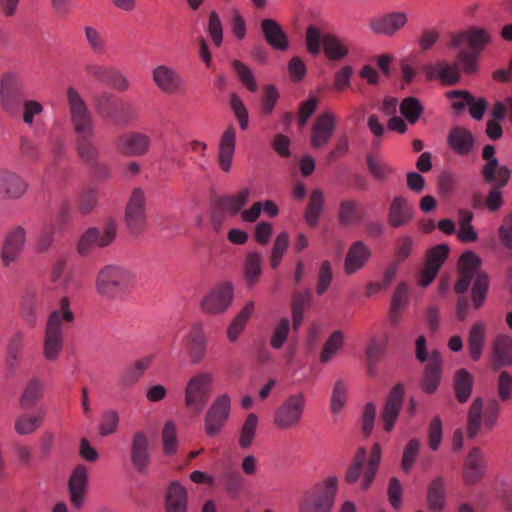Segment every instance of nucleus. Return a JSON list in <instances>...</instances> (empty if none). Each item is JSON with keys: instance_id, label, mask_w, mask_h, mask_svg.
Wrapping results in <instances>:
<instances>
[{"instance_id": "f257e3e1", "label": "nucleus", "mask_w": 512, "mask_h": 512, "mask_svg": "<svg viewBox=\"0 0 512 512\" xmlns=\"http://www.w3.org/2000/svg\"><path fill=\"white\" fill-rule=\"evenodd\" d=\"M74 319L70 299L64 296L47 317L43 337V356L47 361H55L60 356L64 347V330Z\"/></svg>"}, {"instance_id": "f03ea898", "label": "nucleus", "mask_w": 512, "mask_h": 512, "mask_svg": "<svg viewBox=\"0 0 512 512\" xmlns=\"http://www.w3.org/2000/svg\"><path fill=\"white\" fill-rule=\"evenodd\" d=\"M480 267L481 259L478 255L472 251L464 252L459 259V277L455 283L456 293L462 294L476 277L472 287L473 304L476 309L482 306L489 288L488 276L479 271Z\"/></svg>"}, {"instance_id": "7ed1b4c3", "label": "nucleus", "mask_w": 512, "mask_h": 512, "mask_svg": "<svg viewBox=\"0 0 512 512\" xmlns=\"http://www.w3.org/2000/svg\"><path fill=\"white\" fill-rule=\"evenodd\" d=\"M491 41L489 32L483 28L472 27L466 31L454 35L449 44L452 48H461L467 44L470 51L461 50L457 55L459 63L462 65L466 74H473L477 70V60L479 53Z\"/></svg>"}, {"instance_id": "20e7f679", "label": "nucleus", "mask_w": 512, "mask_h": 512, "mask_svg": "<svg viewBox=\"0 0 512 512\" xmlns=\"http://www.w3.org/2000/svg\"><path fill=\"white\" fill-rule=\"evenodd\" d=\"M338 490V478L328 476L322 482L303 492L299 512H330Z\"/></svg>"}, {"instance_id": "39448f33", "label": "nucleus", "mask_w": 512, "mask_h": 512, "mask_svg": "<svg viewBox=\"0 0 512 512\" xmlns=\"http://www.w3.org/2000/svg\"><path fill=\"white\" fill-rule=\"evenodd\" d=\"M134 280L131 270L116 265H108L100 270L96 279V291L108 298L121 294Z\"/></svg>"}, {"instance_id": "423d86ee", "label": "nucleus", "mask_w": 512, "mask_h": 512, "mask_svg": "<svg viewBox=\"0 0 512 512\" xmlns=\"http://www.w3.org/2000/svg\"><path fill=\"white\" fill-rule=\"evenodd\" d=\"M213 378L208 372H200L189 379L185 387L184 403L189 412L199 415L210 397Z\"/></svg>"}, {"instance_id": "0eeeda50", "label": "nucleus", "mask_w": 512, "mask_h": 512, "mask_svg": "<svg viewBox=\"0 0 512 512\" xmlns=\"http://www.w3.org/2000/svg\"><path fill=\"white\" fill-rule=\"evenodd\" d=\"M306 397L303 393L288 396L275 410L273 423L281 430L297 427L303 417Z\"/></svg>"}, {"instance_id": "6e6552de", "label": "nucleus", "mask_w": 512, "mask_h": 512, "mask_svg": "<svg viewBox=\"0 0 512 512\" xmlns=\"http://www.w3.org/2000/svg\"><path fill=\"white\" fill-rule=\"evenodd\" d=\"M67 103L72 128L77 135L94 133L92 114L74 87L67 89Z\"/></svg>"}, {"instance_id": "1a4fd4ad", "label": "nucleus", "mask_w": 512, "mask_h": 512, "mask_svg": "<svg viewBox=\"0 0 512 512\" xmlns=\"http://www.w3.org/2000/svg\"><path fill=\"white\" fill-rule=\"evenodd\" d=\"M231 398L228 394L217 396L208 408L205 419L204 429L209 437L218 435L230 417Z\"/></svg>"}, {"instance_id": "9d476101", "label": "nucleus", "mask_w": 512, "mask_h": 512, "mask_svg": "<svg viewBox=\"0 0 512 512\" xmlns=\"http://www.w3.org/2000/svg\"><path fill=\"white\" fill-rule=\"evenodd\" d=\"M125 222L133 235H140L146 226V197L140 188L133 189L125 210Z\"/></svg>"}, {"instance_id": "9b49d317", "label": "nucleus", "mask_w": 512, "mask_h": 512, "mask_svg": "<svg viewBox=\"0 0 512 512\" xmlns=\"http://www.w3.org/2000/svg\"><path fill=\"white\" fill-rule=\"evenodd\" d=\"M408 23L405 11H389L379 16L371 17L368 21L370 31L375 35L393 37Z\"/></svg>"}, {"instance_id": "f8f14e48", "label": "nucleus", "mask_w": 512, "mask_h": 512, "mask_svg": "<svg viewBox=\"0 0 512 512\" xmlns=\"http://www.w3.org/2000/svg\"><path fill=\"white\" fill-rule=\"evenodd\" d=\"M231 283L224 282L213 287L201 301V309L207 314H220L228 309L233 301Z\"/></svg>"}, {"instance_id": "ddd939ff", "label": "nucleus", "mask_w": 512, "mask_h": 512, "mask_svg": "<svg viewBox=\"0 0 512 512\" xmlns=\"http://www.w3.org/2000/svg\"><path fill=\"white\" fill-rule=\"evenodd\" d=\"M115 236L116 225L114 222H108L102 230L89 228L78 242V252L81 255H87L96 248L108 246Z\"/></svg>"}, {"instance_id": "4468645a", "label": "nucleus", "mask_w": 512, "mask_h": 512, "mask_svg": "<svg viewBox=\"0 0 512 512\" xmlns=\"http://www.w3.org/2000/svg\"><path fill=\"white\" fill-rule=\"evenodd\" d=\"M130 461L134 469L145 474L151 461L150 441L148 435L142 431L133 434L130 445Z\"/></svg>"}, {"instance_id": "2eb2a0df", "label": "nucleus", "mask_w": 512, "mask_h": 512, "mask_svg": "<svg viewBox=\"0 0 512 512\" xmlns=\"http://www.w3.org/2000/svg\"><path fill=\"white\" fill-rule=\"evenodd\" d=\"M152 79L156 87L164 94L173 95L181 93L184 81L174 68L161 64L152 70Z\"/></svg>"}, {"instance_id": "dca6fc26", "label": "nucleus", "mask_w": 512, "mask_h": 512, "mask_svg": "<svg viewBox=\"0 0 512 512\" xmlns=\"http://www.w3.org/2000/svg\"><path fill=\"white\" fill-rule=\"evenodd\" d=\"M336 117L331 111L319 114L311 129L310 143L314 149H322L332 138L336 129Z\"/></svg>"}, {"instance_id": "f3484780", "label": "nucleus", "mask_w": 512, "mask_h": 512, "mask_svg": "<svg viewBox=\"0 0 512 512\" xmlns=\"http://www.w3.org/2000/svg\"><path fill=\"white\" fill-rule=\"evenodd\" d=\"M151 138L141 132L120 135L116 140L118 151L125 156H143L150 149Z\"/></svg>"}, {"instance_id": "a211bd4d", "label": "nucleus", "mask_w": 512, "mask_h": 512, "mask_svg": "<svg viewBox=\"0 0 512 512\" xmlns=\"http://www.w3.org/2000/svg\"><path fill=\"white\" fill-rule=\"evenodd\" d=\"M404 386L396 384L387 396L384 408L381 413L384 430L390 432L398 418L403 403Z\"/></svg>"}, {"instance_id": "6ab92c4d", "label": "nucleus", "mask_w": 512, "mask_h": 512, "mask_svg": "<svg viewBox=\"0 0 512 512\" xmlns=\"http://www.w3.org/2000/svg\"><path fill=\"white\" fill-rule=\"evenodd\" d=\"M45 382L39 376H32L23 385L18 405L20 409L27 411L34 408L44 397Z\"/></svg>"}, {"instance_id": "aec40b11", "label": "nucleus", "mask_w": 512, "mask_h": 512, "mask_svg": "<svg viewBox=\"0 0 512 512\" xmlns=\"http://www.w3.org/2000/svg\"><path fill=\"white\" fill-rule=\"evenodd\" d=\"M260 28L264 39L272 49L282 52L288 50V35L276 20L265 18L261 21Z\"/></svg>"}, {"instance_id": "412c9836", "label": "nucleus", "mask_w": 512, "mask_h": 512, "mask_svg": "<svg viewBox=\"0 0 512 512\" xmlns=\"http://www.w3.org/2000/svg\"><path fill=\"white\" fill-rule=\"evenodd\" d=\"M485 470V456L478 447H474L464 461L463 479L465 483L468 485L477 483L484 476Z\"/></svg>"}, {"instance_id": "4be33fe9", "label": "nucleus", "mask_w": 512, "mask_h": 512, "mask_svg": "<svg viewBox=\"0 0 512 512\" xmlns=\"http://www.w3.org/2000/svg\"><path fill=\"white\" fill-rule=\"evenodd\" d=\"M371 257V250L361 240L351 244L344 261V271L352 275L362 269Z\"/></svg>"}, {"instance_id": "5701e85b", "label": "nucleus", "mask_w": 512, "mask_h": 512, "mask_svg": "<svg viewBox=\"0 0 512 512\" xmlns=\"http://www.w3.org/2000/svg\"><path fill=\"white\" fill-rule=\"evenodd\" d=\"M236 146V131L230 125L223 132L219 142L218 164L223 172H229L232 167V160Z\"/></svg>"}, {"instance_id": "b1692460", "label": "nucleus", "mask_w": 512, "mask_h": 512, "mask_svg": "<svg viewBox=\"0 0 512 512\" xmlns=\"http://www.w3.org/2000/svg\"><path fill=\"white\" fill-rule=\"evenodd\" d=\"M423 70L427 79L432 80L439 78L445 85H454L460 79V69L458 64L437 62L435 64L425 65Z\"/></svg>"}, {"instance_id": "393cba45", "label": "nucleus", "mask_w": 512, "mask_h": 512, "mask_svg": "<svg viewBox=\"0 0 512 512\" xmlns=\"http://www.w3.org/2000/svg\"><path fill=\"white\" fill-rule=\"evenodd\" d=\"M87 481L88 473L85 466H76L70 476L68 484L70 500L75 508H80L83 504Z\"/></svg>"}, {"instance_id": "a878e982", "label": "nucleus", "mask_w": 512, "mask_h": 512, "mask_svg": "<svg viewBox=\"0 0 512 512\" xmlns=\"http://www.w3.org/2000/svg\"><path fill=\"white\" fill-rule=\"evenodd\" d=\"M442 371V357L441 354L434 350L431 352L429 362L427 363L422 379V389L426 393H434L440 383Z\"/></svg>"}, {"instance_id": "bb28decb", "label": "nucleus", "mask_w": 512, "mask_h": 512, "mask_svg": "<svg viewBox=\"0 0 512 512\" xmlns=\"http://www.w3.org/2000/svg\"><path fill=\"white\" fill-rule=\"evenodd\" d=\"M45 415L46 411L43 408L20 414L14 421L15 432L21 436L35 433L43 425Z\"/></svg>"}, {"instance_id": "cd10ccee", "label": "nucleus", "mask_w": 512, "mask_h": 512, "mask_svg": "<svg viewBox=\"0 0 512 512\" xmlns=\"http://www.w3.org/2000/svg\"><path fill=\"white\" fill-rule=\"evenodd\" d=\"M153 356L148 355L137 359L131 365L127 366L119 376L118 383L121 388L127 389L135 385L150 367Z\"/></svg>"}, {"instance_id": "c85d7f7f", "label": "nucleus", "mask_w": 512, "mask_h": 512, "mask_svg": "<svg viewBox=\"0 0 512 512\" xmlns=\"http://www.w3.org/2000/svg\"><path fill=\"white\" fill-rule=\"evenodd\" d=\"M187 340L189 343V356L192 364L200 363L206 356L207 339L202 330V326L195 323L188 335Z\"/></svg>"}, {"instance_id": "c756f323", "label": "nucleus", "mask_w": 512, "mask_h": 512, "mask_svg": "<svg viewBox=\"0 0 512 512\" xmlns=\"http://www.w3.org/2000/svg\"><path fill=\"white\" fill-rule=\"evenodd\" d=\"M510 176V169L507 166H502L499 170V180L492 183L493 186L484 201L486 208L490 212H496L502 207L504 199L501 189L508 184Z\"/></svg>"}, {"instance_id": "7c9ffc66", "label": "nucleus", "mask_w": 512, "mask_h": 512, "mask_svg": "<svg viewBox=\"0 0 512 512\" xmlns=\"http://www.w3.org/2000/svg\"><path fill=\"white\" fill-rule=\"evenodd\" d=\"M250 190L243 188L232 195H222L214 198V202L224 210L230 217L240 213L248 202Z\"/></svg>"}, {"instance_id": "2f4dec72", "label": "nucleus", "mask_w": 512, "mask_h": 512, "mask_svg": "<svg viewBox=\"0 0 512 512\" xmlns=\"http://www.w3.org/2000/svg\"><path fill=\"white\" fill-rule=\"evenodd\" d=\"M25 243V231L21 227L13 229L6 237L2 246V263L8 265L13 262Z\"/></svg>"}, {"instance_id": "473e14b6", "label": "nucleus", "mask_w": 512, "mask_h": 512, "mask_svg": "<svg viewBox=\"0 0 512 512\" xmlns=\"http://www.w3.org/2000/svg\"><path fill=\"white\" fill-rule=\"evenodd\" d=\"M512 365V338L502 334L493 342V367L499 369Z\"/></svg>"}, {"instance_id": "72a5a7b5", "label": "nucleus", "mask_w": 512, "mask_h": 512, "mask_svg": "<svg viewBox=\"0 0 512 512\" xmlns=\"http://www.w3.org/2000/svg\"><path fill=\"white\" fill-rule=\"evenodd\" d=\"M412 214L413 209L408 201L402 196H397L393 199L389 208V224L394 228L401 227L412 219Z\"/></svg>"}, {"instance_id": "f704fd0d", "label": "nucleus", "mask_w": 512, "mask_h": 512, "mask_svg": "<svg viewBox=\"0 0 512 512\" xmlns=\"http://www.w3.org/2000/svg\"><path fill=\"white\" fill-rule=\"evenodd\" d=\"M448 144L455 153L467 155L473 148L474 137L466 128L453 127L448 135Z\"/></svg>"}, {"instance_id": "c9c22d12", "label": "nucleus", "mask_w": 512, "mask_h": 512, "mask_svg": "<svg viewBox=\"0 0 512 512\" xmlns=\"http://www.w3.org/2000/svg\"><path fill=\"white\" fill-rule=\"evenodd\" d=\"M94 133L76 136L75 147L80 159L87 165L98 166L99 151L93 142Z\"/></svg>"}, {"instance_id": "e433bc0d", "label": "nucleus", "mask_w": 512, "mask_h": 512, "mask_svg": "<svg viewBox=\"0 0 512 512\" xmlns=\"http://www.w3.org/2000/svg\"><path fill=\"white\" fill-rule=\"evenodd\" d=\"M324 204V193L320 189H314L309 196V201L304 213L305 222L311 228H315L318 225L324 210Z\"/></svg>"}, {"instance_id": "4c0bfd02", "label": "nucleus", "mask_w": 512, "mask_h": 512, "mask_svg": "<svg viewBox=\"0 0 512 512\" xmlns=\"http://www.w3.org/2000/svg\"><path fill=\"white\" fill-rule=\"evenodd\" d=\"M27 187V183L19 175L12 172L2 173V197L7 199L21 198Z\"/></svg>"}, {"instance_id": "58836bf2", "label": "nucleus", "mask_w": 512, "mask_h": 512, "mask_svg": "<svg viewBox=\"0 0 512 512\" xmlns=\"http://www.w3.org/2000/svg\"><path fill=\"white\" fill-rule=\"evenodd\" d=\"M187 509V493L177 481L172 482L166 493L167 512H185Z\"/></svg>"}, {"instance_id": "ea45409f", "label": "nucleus", "mask_w": 512, "mask_h": 512, "mask_svg": "<svg viewBox=\"0 0 512 512\" xmlns=\"http://www.w3.org/2000/svg\"><path fill=\"white\" fill-rule=\"evenodd\" d=\"M486 339V324L482 321L476 322L469 331L468 350L474 361L481 358Z\"/></svg>"}, {"instance_id": "a19ab883", "label": "nucleus", "mask_w": 512, "mask_h": 512, "mask_svg": "<svg viewBox=\"0 0 512 512\" xmlns=\"http://www.w3.org/2000/svg\"><path fill=\"white\" fill-rule=\"evenodd\" d=\"M363 214L356 200H343L339 205L338 221L343 226H352L362 221Z\"/></svg>"}, {"instance_id": "79ce46f5", "label": "nucleus", "mask_w": 512, "mask_h": 512, "mask_svg": "<svg viewBox=\"0 0 512 512\" xmlns=\"http://www.w3.org/2000/svg\"><path fill=\"white\" fill-rule=\"evenodd\" d=\"M323 50L327 58L332 61L342 60L349 53L347 44L334 34L329 33L324 34Z\"/></svg>"}, {"instance_id": "37998d69", "label": "nucleus", "mask_w": 512, "mask_h": 512, "mask_svg": "<svg viewBox=\"0 0 512 512\" xmlns=\"http://www.w3.org/2000/svg\"><path fill=\"white\" fill-rule=\"evenodd\" d=\"M427 502L429 510L441 512L445 503V484L442 477L435 478L429 485L427 491Z\"/></svg>"}, {"instance_id": "c03bdc74", "label": "nucleus", "mask_w": 512, "mask_h": 512, "mask_svg": "<svg viewBox=\"0 0 512 512\" xmlns=\"http://www.w3.org/2000/svg\"><path fill=\"white\" fill-rule=\"evenodd\" d=\"M254 310V302L249 301L242 310L235 316L227 329V336L230 341H235L243 331L247 321Z\"/></svg>"}, {"instance_id": "a18cd8bd", "label": "nucleus", "mask_w": 512, "mask_h": 512, "mask_svg": "<svg viewBox=\"0 0 512 512\" xmlns=\"http://www.w3.org/2000/svg\"><path fill=\"white\" fill-rule=\"evenodd\" d=\"M473 378L465 369H459L455 374L454 389L459 402H466L472 392Z\"/></svg>"}, {"instance_id": "49530a36", "label": "nucleus", "mask_w": 512, "mask_h": 512, "mask_svg": "<svg viewBox=\"0 0 512 512\" xmlns=\"http://www.w3.org/2000/svg\"><path fill=\"white\" fill-rule=\"evenodd\" d=\"M262 273L261 256L257 252H249L244 263V279L249 287L254 286Z\"/></svg>"}, {"instance_id": "de8ad7c7", "label": "nucleus", "mask_w": 512, "mask_h": 512, "mask_svg": "<svg viewBox=\"0 0 512 512\" xmlns=\"http://www.w3.org/2000/svg\"><path fill=\"white\" fill-rule=\"evenodd\" d=\"M380 461H381V447L378 443H374V445L372 446V449H371V454H370L368 463L364 470L363 481L361 484L363 490H367L371 486V484L377 474V470H378Z\"/></svg>"}, {"instance_id": "09e8293b", "label": "nucleus", "mask_w": 512, "mask_h": 512, "mask_svg": "<svg viewBox=\"0 0 512 512\" xmlns=\"http://www.w3.org/2000/svg\"><path fill=\"white\" fill-rule=\"evenodd\" d=\"M344 336L340 330L334 331L324 343L320 353L321 363H328L343 347Z\"/></svg>"}, {"instance_id": "8fccbe9b", "label": "nucleus", "mask_w": 512, "mask_h": 512, "mask_svg": "<svg viewBox=\"0 0 512 512\" xmlns=\"http://www.w3.org/2000/svg\"><path fill=\"white\" fill-rule=\"evenodd\" d=\"M258 426V417L254 413H249L242 424L240 435H239V446L242 449L249 448L256 436V430Z\"/></svg>"}, {"instance_id": "3c124183", "label": "nucleus", "mask_w": 512, "mask_h": 512, "mask_svg": "<svg viewBox=\"0 0 512 512\" xmlns=\"http://www.w3.org/2000/svg\"><path fill=\"white\" fill-rule=\"evenodd\" d=\"M348 396V384L344 379H337L333 385L330 410L333 414H338L346 404Z\"/></svg>"}, {"instance_id": "603ef678", "label": "nucleus", "mask_w": 512, "mask_h": 512, "mask_svg": "<svg viewBox=\"0 0 512 512\" xmlns=\"http://www.w3.org/2000/svg\"><path fill=\"white\" fill-rule=\"evenodd\" d=\"M423 111V105L420 100L415 97H406L400 103L401 115L412 125L419 120Z\"/></svg>"}, {"instance_id": "864d4df0", "label": "nucleus", "mask_w": 512, "mask_h": 512, "mask_svg": "<svg viewBox=\"0 0 512 512\" xmlns=\"http://www.w3.org/2000/svg\"><path fill=\"white\" fill-rule=\"evenodd\" d=\"M83 31L89 49L95 54H103L106 50L103 34L93 26H85Z\"/></svg>"}, {"instance_id": "5fc2aeb1", "label": "nucleus", "mask_w": 512, "mask_h": 512, "mask_svg": "<svg viewBox=\"0 0 512 512\" xmlns=\"http://www.w3.org/2000/svg\"><path fill=\"white\" fill-rule=\"evenodd\" d=\"M333 270L332 264L329 260H324L321 262L316 282V294L318 296H322L329 289L332 281H333Z\"/></svg>"}, {"instance_id": "6e6d98bb", "label": "nucleus", "mask_w": 512, "mask_h": 512, "mask_svg": "<svg viewBox=\"0 0 512 512\" xmlns=\"http://www.w3.org/2000/svg\"><path fill=\"white\" fill-rule=\"evenodd\" d=\"M116 108L117 104L112 94L102 92L95 97V109L101 117L111 119Z\"/></svg>"}, {"instance_id": "4d7b16f0", "label": "nucleus", "mask_w": 512, "mask_h": 512, "mask_svg": "<svg viewBox=\"0 0 512 512\" xmlns=\"http://www.w3.org/2000/svg\"><path fill=\"white\" fill-rule=\"evenodd\" d=\"M310 303V294L309 292L305 293H295L292 298V317H293V327L294 329H298L300 326L303 317L305 308Z\"/></svg>"}, {"instance_id": "13d9d810", "label": "nucleus", "mask_w": 512, "mask_h": 512, "mask_svg": "<svg viewBox=\"0 0 512 512\" xmlns=\"http://www.w3.org/2000/svg\"><path fill=\"white\" fill-rule=\"evenodd\" d=\"M367 166L372 176L381 182L388 179L389 175L393 173V168L387 162L374 158L368 155L366 158Z\"/></svg>"}, {"instance_id": "bf43d9fd", "label": "nucleus", "mask_w": 512, "mask_h": 512, "mask_svg": "<svg viewBox=\"0 0 512 512\" xmlns=\"http://www.w3.org/2000/svg\"><path fill=\"white\" fill-rule=\"evenodd\" d=\"M38 305V296L34 289H27L21 300V313L25 320L33 323Z\"/></svg>"}, {"instance_id": "052dcab7", "label": "nucleus", "mask_w": 512, "mask_h": 512, "mask_svg": "<svg viewBox=\"0 0 512 512\" xmlns=\"http://www.w3.org/2000/svg\"><path fill=\"white\" fill-rule=\"evenodd\" d=\"M367 457V451L364 447H361L357 450L353 462L347 469L345 474V481L349 484H353L360 478L362 473L363 464Z\"/></svg>"}, {"instance_id": "680f3d73", "label": "nucleus", "mask_w": 512, "mask_h": 512, "mask_svg": "<svg viewBox=\"0 0 512 512\" xmlns=\"http://www.w3.org/2000/svg\"><path fill=\"white\" fill-rule=\"evenodd\" d=\"M420 447L421 443L416 438L410 439L406 444L401 459V468L405 473H409L412 469L418 457Z\"/></svg>"}, {"instance_id": "e2e57ef3", "label": "nucleus", "mask_w": 512, "mask_h": 512, "mask_svg": "<svg viewBox=\"0 0 512 512\" xmlns=\"http://www.w3.org/2000/svg\"><path fill=\"white\" fill-rule=\"evenodd\" d=\"M163 451L166 455H172L177 451V431L172 421H167L162 430Z\"/></svg>"}, {"instance_id": "0e129e2a", "label": "nucleus", "mask_w": 512, "mask_h": 512, "mask_svg": "<svg viewBox=\"0 0 512 512\" xmlns=\"http://www.w3.org/2000/svg\"><path fill=\"white\" fill-rule=\"evenodd\" d=\"M483 402L480 398H476L469 410L468 414V436L473 438L476 436L480 429L481 414H482Z\"/></svg>"}, {"instance_id": "69168bd1", "label": "nucleus", "mask_w": 512, "mask_h": 512, "mask_svg": "<svg viewBox=\"0 0 512 512\" xmlns=\"http://www.w3.org/2000/svg\"><path fill=\"white\" fill-rule=\"evenodd\" d=\"M231 65L243 85H245L249 91L255 92L258 86L251 69L239 60H233Z\"/></svg>"}, {"instance_id": "338daca9", "label": "nucleus", "mask_w": 512, "mask_h": 512, "mask_svg": "<svg viewBox=\"0 0 512 512\" xmlns=\"http://www.w3.org/2000/svg\"><path fill=\"white\" fill-rule=\"evenodd\" d=\"M323 37L319 28L314 25H310L306 29L305 43L306 49L311 55H318L323 46Z\"/></svg>"}, {"instance_id": "774afa93", "label": "nucleus", "mask_w": 512, "mask_h": 512, "mask_svg": "<svg viewBox=\"0 0 512 512\" xmlns=\"http://www.w3.org/2000/svg\"><path fill=\"white\" fill-rule=\"evenodd\" d=\"M119 424V414L115 410H107L103 412L99 423V434L101 436H108L113 434Z\"/></svg>"}]
</instances>
